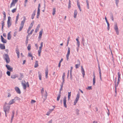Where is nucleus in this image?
<instances>
[{"instance_id": "nucleus-14", "label": "nucleus", "mask_w": 123, "mask_h": 123, "mask_svg": "<svg viewBox=\"0 0 123 123\" xmlns=\"http://www.w3.org/2000/svg\"><path fill=\"white\" fill-rule=\"evenodd\" d=\"M1 41L4 43H6L7 42V40L5 39L2 36V35L1 36Z\"/></svg>"}, {"instance_id": "nucleus-20", "label": "nucleus", "mask_w": 123, "mask_h": 123, "mask_svg": "<svg viewBox=\"0 0 123 123\" xmlns=\"http://www.w3.org/2000/svg\"><path fill=\"white\" fill-rule=\"evenodd\" d=\"M43 32V30L42 29L39 32V35L38 37V38L41 39V37L42 34Z\"/></svg>"}, {"instance_id": "nucleus-6", "label": "nucleus", "mask_w": 123, "mask_h": 123, "mask_svg": "<svg viewBox=\"0 0 123 123\" xmlns=\"http://www.w3.org/2000/svg\"><path fill=\"white\" fill-rule=\"evenodd\" d=\"M80 97V94L78 93L77 95L76 98L74 102V105H75L76 103L78 101Z\"/></svg>"}, {"instance_id": "nucleus-4", "label": "nucleus", "mask_w": 123, "mask_h": 123, "mask_svg": "<svg viewBox=\"0 0 123 123\" xmlns=\"http://www.w3.org/2000/svg\"><path fill=\"white\" fill-rule=\"evenodd\" d=\"M4 58L7 63H8L10 62V59L9 56L7 54H5L4 56Z\"/></svg>"}, {"instance_id": "nucleus-10", "label": "nucleus", "mask_w": 123, "mask_h": 123, "mask_svg": "<svg viewBox=\"0 0 123 123\" xmlns=\"http://www.w3.org/2000/svg\"><path fill=\"white\" fill-rule=\"evenodd\" d=\"M114 29L116 32L117 34V35H118L119 34V32L118 31V28L117 24H116L115 25L114 27Z\"/></svg>"}, {"instance_id": "nucleus-64", "label": "nucleus", "mask_w": 123, "mask_h": 123, "mask_svg": "<svg viewBox=\"0 0 123 123\" xmlns=\"http://www.w3.org/2000/svg\"><path fill=\"white\" fill-rule=\"evenodd\" d=\"M3 36L4 37H6V34L5 33H3Z\"/></svg>"}, {"instance_id": "nucleus-27", "label": "nucleus", "mask_w": 123, "mask_h": 123, "mask_svg": "<svg viewBox=\"0 0 123 123\" xmlns=\"http://www.w3.org/2000/svg\"><path fill=\"white\" fill-rule=\"evenodd\" d=\"M19 13H18L17 14V15L16 16V22H15V23L17 24V21H18V20L19 18Z\"/></svg>"}, {"instance_id": "nucleus-50", "label": "nucleus", "mask_w": 123, "mask_h": 123, "mask_svg": "<svg viewBox=\"0 0 123 123\" xmlns=\"http://www.w3.org/2000/svg\"><path fill=\"white\" fill-rule=\"evenodd\" d=\"M115 2L116 5L117 6H118V4L119 2V0H115Z\"/></svg>"}, {"instance_id": "nucleus-29", "label": "nucleus", "mask_w": 123, "mask_h": 123, "mask_svg": "<svg viewBox=\"0 0 123 123\" xmlns=\"http://www.w3.org/2000/svg\"><path fill=\"white\" fill-rule=\"evenodd\" d=\"M77 14V10H75L74 11V18H76Z\"/></svg>"}, {"instance_id": "nucleus-30", "label": "nucleus", "mask_w": 123, "mask_h": 123, "mask_svg": "<svg viewBox=\"0 0 123 123\" xmlns=\"http://www.w3.org/2000/svg\"><path fill=\"white\" fill-rule=\"evenodd\" d=\"M22 84L24 89H25L26 87V85L25 83H22Z\"/></svg>"}, {"instance_id": "nucleus-15", "label": "nucleus", "mask_w": 123, "mask_h": 123, "mask_svg": "<svg viewBox=\"0 0 123 123\" xmlns=\"http://www.w3.org/2000/svg\"><path fill=\"white\" fill-rule=\"evenodd\" d=\"M66 97H65L63 98V104L64 106L66 108L67 107V105L66 104Z\"/></svg>"}, {"instance_id": "nucleus-22", "label": "nucleus", "mask_w": 123, "mask_h": 123, "mask_svg": "<svg viewBox=\"0 0 123 123\" xmlns=\"http://www.w3.org/2000/svg\"><path fill=\"white\" fill-rule=\"evenodd\" d=\"M48 68H47L45 70V76L46 78L48 77Z\"/></svg>"}, {"instance_id": "nucleus-33", "label": "nucleus", "mask_w": 123, "mask_h": 123, "mask_svg": "<svg viewBox=\"0 0 123 123\" xmlns=\"http://www.w3.org/2000/svg\"><path fill=\"white\" fill-rule=\"evenodd\" d=\"M17 10V8L16 7V8H14L12 9V12L13 13H14L15 12H16V10Z\"/></svg>"}, {"instance_id": "nucleus-63", "label": "nucleus", "mask_w": 123, "mask_h": 123, "mask_svg": "<svg viewBox=\"0 0 123 123\" xmlns=\"http://www.w3.org/2000/svg\"><path fill=\"white\" fill-rule=\"evenodd\" d=\"M39 30V29H38V28H37L35 30V32L37 33V31H38Z\"/></svg>"}, {"instance_id": "nucleus-40", "label": "nucleus", "mask_w": 123, "mask_h": 123, "mask_svg": "<svg viewBox=\"0 0 123 123\" xmlns=\"http://www.w3.org/2000/svg\"><path fill=\"white\" fill-rule=\"evenodd\" d=\"M34 21L32 22L30 24V26H29V27L31 28L32 26H33V24H34Z\"/></svg>"}, {"instance_id": "nucleus-18", "label": "nucleus", "mask_w": 123, "mask_h": 123, "mask_svg": "<svg viewBox=\"0 0 123 123\" xmlns=\"http://www.w3.org/2000/svg\"><path fill=\"white\" fill-rule=\"evenodd\" d=\"M81 72L83 75V78H84V76L85 75V71L83 68V67L82 66H81Z\"/></svg>"}, {"instance_id": "nucleus-21", "label": "nucleus", "mask_w": 123, "mask_h": 123, "mask_svg": "<svg viewBox=\"0 0 123 123\" xmlns=\"http://www.w3.org/2000/svg\"><path fill=\"white\" fill-rule=\"evenodd\" d=\"M11 32L10 31L8 33L7 35V39L9 40L11 39Z\"/></svg>"}, {"instance_id": "nucleus-23", "label": "nucleus", "mask_w": 123, "mask_h": 123, "mask_svg": "<svg viewBox=\"0 0 123 123\" xmlns=\"http://www.w3.org/2000/svg\"><path fill=\"white\" fill-rule=\"evenodd\" d=\"M0 48L1 49H5V46L4 44H0Z\"/></svg>"}, {"instance_id": "nucleus-12", "label": "nucleus", "mask_w": 123, "mask_h": 123, "mask_svg": "<svg viewBox=\"0 0 123 123\" xmlns=\"http://www.w3.org/2000/svg\"><path fill=\"white\" fill-rule=\"evenodd\" d=\"M15 89L17 92L19 94H20L21 92L19 88L17 87H16L15 88Z\"/></svg>"}, {"instance_id": "nucleus-43", "label": "nucleus", "mask_w": 123, "mask_h": 123, "mask_svg": "<svg viewBox=\"0 0 123 123\" xmlns=\"http://www.w3.org/2000/svg\"><path fill=\"white\" fill-rule=\"evenodd\" d=\"M14 99H15V100H20V98L18 97H15Z\"/></svg>"}, {"instance_id": "nucleus-51", "label": "nucleus", "mask_w": 123, "mask_h": 123, "mask_svg": "<svg viewBox=\"0 0 123 123\" xmlns=\"http://www.w3.org/2000/svg\"><path fill=\"white\" fill-rule=\"evenodd\" d=\"M34 29H32L31 31V32L29 33V35H31L32 34L34 31Z\"/></svg>"}, {"instance_id": "nucleus-1", "label": "nucleus", "mask_w": 123, "mask_h": 123, "mask_svg": "<svg viewBox=\"0 0 123 123\" xmlns=\"http://www.w3.org/2000/svg\"><path fill=\"white\" fill-rule=\"evenodd\" d=\"M23 18V20L21 21L20 25L19 27L18 30L19 31H21L22 30L24 27V23L25 22V21L26 20V18L25 16H24Z\"/></svg>"}, {"instance_id": "nucleus-5", "label": "nucleus", "mask_w": 123, "mask_h": 123, "mask_svg": "<svg viewBox=\"0 0 123 123\" xmlns=\"http://www.w3.org/2000/svg\"><path fill=\"white\" fill-rule=\"evenodd\" d=\"M43 43L42 42L40 44V46L39 47V49L38 51V55L39 56H41V50L42 49L43 47Z\"/></svg>"}, {"instance_id": "nucleus-34", "label": "nucleus", "mask_w": 123, "mask_h": 123, "mask_svg": "<svg viewBox=\"0 0 123 123\" xmlns=\"http://www.w3.org/2000/svg\"><path fill=\"white\" fill-rule=\"evenodd\" d=\"M3 14L4 15V20H5L6 19V13L5 12H3Z\"/></svg>"}, {"instance_id": "nucleus-7", "label": "nucleus", "mask_w": 123, "mask_h": 123, "mask_svg": "<svg viewBox=\"0 0 123 123\" xmlns=\"http://www.w3.org/2000/svg\"><path fill=\"white\" fill-rule=\"evenodd\" d=\"M11 18L10 17H8V19L7 21V24L8 25V28H9L11 26Z\"/></svg>"}, {"instance_id": "nucleus-55", "label": "nucleus", "mask_w": 123, "mask_h": 123, "mask_svg": "<svg viewBox=\"0 0 123 123\" xmlns=\"http://www.w3.org/2000/svg\"><path fill=\"white\" fill-rule=\"evenodd\" d=\"M41 5L39 3L38 4V10H40V7Z\"/></svg>"}, {"instance_id": "nucleus-60", "label": "nucleus", "mask_w": 123, "mask_h": 123, "mask_svg": "<svg viewBox=\"0 0 123 123\" xmlns=\"http://www.w3.org/2000/svg\"><path fill=\"white\" fill-rule=\"evenodd\" d=\"M63 78V82L62 83V85H63V84L64 83V78L63 77V76L62 77Z\"/></svg>"}, {"instance_id": "nucleus-39", "label": "nucleus", "mask_w": 123, "mask_h": 123, "mask_svg": "<svg viewBox=\"0 0 123 123\" xmlns=\"http://www.w3.org/2000/svg\"><path fill=\"white\" fill-rule=\"evenodd\" d=\"M120 79L118 78L117 82V83H116V81L115 83V84H117L118 85L119 82H120Z\"/></svg>"}, {"instance_id": "nucleus-44", "label": "nucleus", "mask_w": 123, "mask_h": 123, "mask_svg": "<svg viewBox=\"0 0 123 123\" xmlns=\"http://www.w3.org/2000/svg\"><path fill=\"white\" fill-rule=\"evenodd\" d=\"M70 39V37H68V38L67 43V46H68V44L69 41Z\"/></svg>"}, {"instance_id": "nucleus-42", "label": "nucleus", "mask_w": 123, "mask_h": 123, "mask_svg": "<svg viewBox=\"0 0 123 123\" xmlns=\"http://www.w3.org/2000/svg\"><path fill=\"white\" fill-rule=\"evenodd\" d=\"M71 92H68V99H69L70 98V97L71 96Z\"/></svg>"}, {"instance_id": "nucleus-3", "label": "nucleus", "mask_w": 123, "mask_h": 123, "mask_svg": "<svg viewBox=\"0 0 123 123\" xmlns=\"http://www.w3.org/2000/svg\"><path fill=\"white\" fill-rule=\"evenodd\" d=\"M10 106L8 105L6 103L3 107L4 111L5 113H9L10 109Z\"/></svg>"}, {"instance_id": "nucleus-53", "label": "nucleus", "mask_w": 123, "mask_h": 123, "mask_svg": "<svg viewBox=\"0 0 123 123\" xmlns=\"http://www.w3.org/2000/svg\"><path fill=\"white\" fill-rule=\"evenodd\" d=\"M115 90H117V87L118 86V85L117 84H115Z\"/></svg>"}, {"instance_id": "nucleus-54", "label": "nucleus", "mask_w": 123, "mask_h": 123, "mask_svg": "<svg viewBox=\"0 0 123 123\" xmlns=\"http://www.w3.org/2000/svg\"><path fill=\"white\" fill-rule=\"evenodd\" d=\"M77 44L78 47H79L80 45V43L79 41L77 42Z\"/></svg>"}, {"instance_id": "nucleus-28", "label": "nucleus", "mask_w": 123, "mask_h": 123, "mask_svg": "<svg viewBox=\"0 0 123 123\" xmlns=\"http://www.w3.org/2000/svg\"><path fill=\"white\" fill-rule=\"evenodd\" d=\"M61 88L60 89V93L59 94L58 96L57 97V101H58L59 100L60 98V97L61 96Z\"/></svg>"}, {"instance_id": "nucleus-25", "label": "nucleus", "mask_w": 123, "mask_h": 123, "mask_svg": "<svg viewBox=\"0 0 123 123\" xmlns=\"http://www.w3.org/2000/svg\"><path fill=\"white\" fill-rule=\"evenodd\" d=\"M2 23H1V25H2V28H1V30L3 31V27L5 25V22L4 21H1Z\"/></svg>"}, {"instance_id": "nucleus-45", "label": "nucleus", "mask_w": 123, "mask_h": 123, "mask_svg": "<svg viewBox=\"0 0 123 123\" xmlns=\"http://www.w3.org/2000/svg\"><path fill=\"white\" fill-rule=\"evenodd\" d=\"M31 28L29 27L28 28V30L27 31V33H28V34H29V31H30L31 30Z\"/></svg>"}, {"instance_id": "nucleus-61", "label": "nucleus", "mask_w": 123, "mask_h": 123, "mask_svg": "<svg viewBox=\"0 0 123 123\" xmlns=\"http://www.w3.org/2000/svg\"><path fill=\"white\" fill-rule=\"evenodd\" d=\"M14 115H12V118H11V122L13 120V118L14 117Z\"/></svg>"}, {"instance_id": "nucleus-26", "label": "nucleus", "mask_w": 123, "mask_h": 123, "mask_svg": "<svg viewBox=\"0 0 123 123\" xmlns=\"http://www.w3.org/2000/svg\"><path fill=\"white\" fill-rule=\"evenodd\" d=\"M38 62L37 61H35V65H34V67L36 68L38 67Z\"/></svg>"}, {"instance_id": "nucleus-47", "label": "nucleus", "mask_w": 123, "mask_h": 123, "mask_svg": "<svg viewBox=\"0 0 123 123\" xmlns=\"http://www.w3.org/2000/svg\"><path fill=\"white\" fill-rule=\"evenodd\" d=\"M118 75V78L121 79L120 76L121 74L119 72H118L117 74Z\"/></svg>"}, {"instance_id": "nucleus-38", "label": "nucleus", "mask_w": 123, "mask_h": 123, "mask_svg": "<svg viewBox=\"0 0 123 123\" xmlns=\"http://www.w3.org/2000/svg\"><path fill=\"white\" fill-rule=\"evenodd\" d=\"M53 11L52 12V14L53 15H54L55 13L56 12L55 9V8H53Z\"/></svg>"}, {"instance_id": "nucleus-59", "label": "nucleus", "mask_w": 123, "mask_h": 123, "mask_svg": "<svg viewBox=\"0 0 123 123\" xmlns=\"http://www.w3.org/2000/svg\"><path fill=\"white\" fill-rule=\"evenodd\" d=\"M61 62H62V59L60 61V62L59 63V65H58V67H60V66H61Z\"/></svg>"}, {"instance_id": "nucleus-46", "label": "nucleus", "mask_w": 123, "mask_h": 123, "mask_svg": "<svg viewBox=\"0 0 123 123\" xmlns=\"http://www.w3.org/2000/svg\"><path fill=\"white\" fill-rule=\"evenodd\" d=\"M28 56L30 57H32L33 56L32 54L31 53H28Z\"/></svg>"}, {"instance_id": "nucleus-16", "label": "nucleus", "mask_w": 123, "mask_h": 123, "mask_svg": "<svg viewBox=\"0 0 123 123\" xmlns=\"http://www.w3.org/2000/svg\"><path fill=\"white\" fill-rule=\"evenodd\" d=\"M16 52L17 54L18 57L19 58V57L20 53L18 49L17 48L16 49Z\"/></svg>"}, {"instance_id": "nucleus-56", "label": "nucleus", "mask_w": 123, "mask_h": 123, "mask_svg": "<svg viewBox=\"0 0 123 123\" xmlns=\"http://www.w3.org/2000/svg\"><path fill=\"white\" fill-rule=\"evenodd\" d=\"M39 79L40 80H41V74H39Z\"/></svg>"}, {"instance_id": "nucleus-31", "label": "nucleus", "mask_w": 123, "mask_h": 123, "mask_svg": "<svg viewBox=\"0 0 123 123\" xmlns=\"http://www.w3.org/2000/svg\"><path fill=\"white\" fill-rule=\"evenodd\" d=\"M53 110V109L50 110L49 111L47 112L46 115L48 116H49L50 114V113L52 112V111Z\"/></svg>"}, {"instance_id": "nucleus-48", "label": "nucleus", "mask_w": 123, "mask_h": 123, "mask_svg": "<svg viewBox=\"0 0 123 123\" xmlns=\"http://www.w3.org/2000/svg\"><path fill=\"white\" fill-rule=\"evenodd\" d=\"M6 74L8 76H10V72L9 71H7L6 72Z\"/></svg>"}, {"instance_id": "nucleus-32", "label": "nucleus", "mask_w": 123, "mask_h": 123, "mask_svg": "<svg viewBox=\"0 0 123 123\" xmlns=\"http://www.w3.org/2000/svg\"><path fill=\"white\" fill-rule=\"evenodd\" d=\"M40 10H38L37 13V18H38L39 17V16L40 14Z\"/></svg>"}, {"instance_id": "nucleus-2", "label": "nucleus", "mask_w": 123, "mask_h": 123, "mask_svg": "<svg viewBox=\"0 0 123 123\" xmlns=\"http://www.w3.org/2000/svg\"><path fill=\"white\" fill-rule=\"evenodd\" d=\"M41 93L42 95L43 98L44 100H45L47 98V92L46 91H44L43 88H42L41 90Z\"/></svg>"}, {"instance_id": "nucleus-58", "label": "nucleus", "mask_w": 123, "mask_h": 123, "mask_svg": "<svg viewBox=\"0 0 123 123\" xmlns=\"http://www.w3.org/2000/svg\"><path fill=\"white\" fill-rule=\"evenodd\" d=\"M17 32H15L14 33V34H13V36L14 37H16V35H17Z\"/></svg>"}, {"instance_id": "nucleus-9", "label": "nucleus", "mask_w": 123, "mask_h": 123, "mask_svg": "<svg viewBox=\"0 0 123 123\" xmlns=\"http://www.w3.org/2000/svg\"><path fill=\"white\" fill-rule=\"evenodd\" d=\"M70 48H68V52L66 55L67 59L68 60L69 59V57L70 54Z\"/></svg>"}, {"instance_id": "nucleus-41", "label": "nucleus", "mask_w": 123, "mask_h": 123, "mask_svg": "<svg viewBox=\"0 0 123 123\" xmlns=\"http://www.w3.org/2000/svg\"><path fill=\"white\" fill-rule=\"evenodd\" d=\"M80 65V62H79V64H76L75 65L76 68H78L79 67Z\"/></svg>"}, {"instance_id": "nucleus-62", "label": "nucleus", "mask_w": 123, "mask_h": 123, "mask_svg": "<svg viewBox=\"0 0 123 123\" xmlns=\"http://www.w3.org/2000/svg\"><path fill=\"white\" fill-rule=\"evenodd\" d=\"M11 96V93H8V97H10Z\"/></svg>"}, {"instance_id": "nucleus-35", "label": "nucleus", "mask_w": 123, "mask_h": 123, "mask_svg": "<svg viewBox=\"0 0 123 123\" xmlns=\"http://www.w3.org/2000/svg\"><path fill=\"white\" fill-rule=\"evenodd\" d=\"M31 44H29L27 47L28 50L29 51H30V50L31 49Z\"/></svg>"}, {"instance_id": "nucleus-57", "label": "nucleus", "mask_w": 123, "mask_h": 123, "mask_svg": "<svg viewBox=\"0 0 123 123\" xmlns=\"http://www.w3.org/2000/svg\"><path fill=\"white\" fill-rule=\"evenodd\" d=\"M88 89L90 90V89H92V86H88L87 88Z\"/></svg>"}, {"instance_id": "nucleus-13", "label": "nucleus", "mask_w": 123, "mask_h": 123, "mask_svg": "<svg viewBox=\"0 0 123 123\" xmlns=\"http://www.w3.org/2000/svg\"><path fill=\"white\" fill-rule=\"evenodd\" d=\"M15 99H12L9 101L8 104L9 105H11L13 104L14 103H15Z\"/></svg>"}, {"instance_id": "nucleus-8", "label": "nucleus", "mask_w": 123, "mask_h": 123, "mask_svg": "<svg viewBox=\"0 0 123 123\" xmlns=\"http://www.w3.org/2000/svg\"><path fill=\"white\" fill-rule=\"evenodd\" d=\"M18 0H12V2L10 4V7L11 8L13 6H14L16 3L17 2Z\"/></svg>"}, {"instance_id": "nucleus-24", "label": "nucleus", "mask_w": 123, "mask_h": 123, "mask_svg": "<svg viewBox=\"0 0 123 123\" xmlns=\"http://www.w3.org/2000/svg\"><path fill=\"white\" fill-rule=\"evenodd\" d=\"M36 10H34L33 11L32 14V15H31V18L32 19H33L34 18V17L35 16V13H36Z\"/></svg>"}, {"instance_id": "nucleus-52", "label": "nucleus", "mask_w": 123, "mask_h": 123, "mask_svg": "<svg viewBox=\"0 0 123 123\" xmlns=\"http://www.w3.org/2000/svg\"><path fill=\"white\" fill-rule=\"evenodd\" d=\"M98 68L99 73H101V69L100 68V66L99 65H98Z\"/></svg>"}, {"instance_id": "nucleus-11", "label": "nucleus", "mask_w": 123, "mask_h": 123, "mask_svg": "<svg viewBox=\"0 0 123 123\" xmlns=\"http://www.w3.org/2000/svg\"><path fill=\"white\" fill-rule=\"evenodd\" d=\"M6 66L8 70L12 72L13 71V68L12 67H11L10 66L7 65H6Z\"/></svg>"}, {"instance_id": "nucleus-37", "label": "nucleus", "mask_w": 123, "mask_h": 123, "mask_svg": "<svg viewBox=\"0 0 123 123\" xmlns=\"http://www.w3.org/2000/svg\"><path fill=\"white\" fill-rule=\"evenodd\" d=\"M16 77V76L15 74L12 75L11 76V78L12 79H15Z\"/></svg>"}, {"instance_id": "nucleus-19", "label": "nucleus", "mask_w": 123, "mask_h": 123, "mask_svg": "<svg viewBox=\"0 0 123 123\" xmlns=\"http://www.w3.org/2000/svg\"><path fill=\"white\" fill-rule=\"evenodd\" d=\"M93 85H94L95 83L96 80L95 78V76L94 72L93 73Z\"/></svg>"}, {"instance_id": "nucleus-36", "label": "nucleus", "mask_w": 123, "mask_h": 123, "mask_svg": "<svg viewBox=\"0 0 123 123\" xmlns=\"http://www.w3.org/2000/svg\"><path fill=\"white\" fill-rule=\"evenodd\" d=\"M71 1L70 0H69V4L68 6V8H70L71 7Z\"/></svg>"}, {"instance_id": "nucleus-17", "label": "nucleus", "mask_w": 123, "mask_h": 123, "mask_svg": "<svg viewBox=\"0 0 123 123\" xmlns=\"http://www.w3.org/2000/svg\"><path fill=\"white\" fill-rule=\"evenodd\" d=\"M77 6L80 11H81V10L80 7V3L79 2V0H77Z\"/></svg>"}, {"instance_id": "nucleus-49", "label": "nucleus", "mask_w": 123, "mask_h": 123, "mask_svg": "<svg viewBox=\"0 0 123 123\" xmlns=\"http://www.w3.org/2000/svg\"><path fill=\"white\" fill-rule=\"evenodd\" d=\"M36 102V101L34 100H31V104H33V103H35Z\"/></svg>"}]
</instances>
